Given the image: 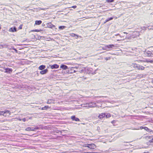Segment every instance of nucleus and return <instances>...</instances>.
<instances>
[{
  "label": "nucleus",
  "mask_w": 153,
  "mask_h": 153,
  "mask_svg": "<svg viewBox=\"0 0 153 153\" xmlns=\"http://www.w3.org/2000/svg\"><path fill=\"white\" fill-rule=\"evenodd\" d=\"M50 67L52 69L57 68L59 67V65H57L56 64H55L53 65H50Z\"/></svg>",
  "instance_id": "6"
},
{
  "label": "nucleus",
  "mask_w": 153,
  "mask_h": 153,
  "mask_svg": "<svg viewBox=\"0 0 153 153\" xmlns=\"http://www.w3.org/2000/svg\"><path fill=\"white\" fill-rule=\"evenodd\" d=\"M114 121H115L113 120V121L111 122V123H114Z\"/></svg>",
  "instance_id": "43"
},
{
  "label": "nucleus",
  "mask_w": 153,
  "mask_h": 153,
  "mask_svg": "<svg viewBox=\"0 0 153 153\" xmlns=\"http://www.w3.org/2000/svg\"><path fill=\"white\" fill-rule=\"evenodd\" d=\"M55 100L53 99H48L47 102V104H51L54 103Z\"/></svg>",
  "instance_id": "11"
},
{
  "label": "nucleus",
  "mask_w": 153,
  "mask_h": 153,
  "mask_svg": "<svg viewBox=\"0 0 153 153\" xmlns=\"http://www.w3.org/2000/svg\"><path fill=\"white\" fill-rule=\"evenodd\" d=\"M38 129H39V128L37 127L35 128L28 127L25 129V130L27 131H34L35 130Z\"/></svg>",
  "instance_id": "4"
},
{
  "label": "nucleus",
  "mask_w": 153,
  "mask_h": 153,
  "mask_svg": "<svg viewBox=\"0 0 153 153\" xmlns=\"http://www.w3.org/2000/svg\"><path fill=\"white\" fill-rule=\"evenodd\" d=\"M7 114H8V115L10 114V112L9 111L7 110L4 111H0V115H2L4 116H6Z\"/></svg>",
  "instance_id": "2"
},
{
  "label": "nucleus",
  "mask_w": 153,
  "mask_h": 153,
  "mask_svg": "<svg viewBox=\"0 0 153 153\" xmlns=\"http://www.w3.org/2000/svg\"><path fill=\"white\" fill-rule=\"evenodd\" d=\"M1 122H3L4 121V120H1Z\"/></svg>",
  "instance_id": "41"
},
{
  "label": "nucleus",
  "mask_w": 153,
  "mask_h": 153,
  "mask_svg": "<svg viewBox=\"0 0 153 153\" xmlns=\"http://www.w3.org/2000/svg\"><path fill=\"white\" fill-rule=\"evenodd\" d=\"M115 35V36H118H118H120V34H119V33H118V34H116V35Z\"/></svg>",
  "instance_id": "38"
},
{
  "label": "nucleus",
  "mask_w": 153,
  "mask_h": 153,
  "mask_svg": "<svg viewBox=\"0 0 153 153\" xmlns=\"http://www.w3.org/2000/svg\"><path fill=\"white\" fill-rule=\"evenodd\" d=\"M71 36H72V37H74L75 36H78L76 35V34H74V33H72L71 35Z\"/></svg>",
  "instance_id": "26"
},
{
  "label": "nucleus",
  "mask_w": 153,
  "mask_h": 153,
  "mask_svg": "<svg viewBox=\"0 0 153 153\" xmlns=\"http://www.w3.org/2000/svg\"><path fill=\"white\" fill-rule=\"evenodd\" d=\"M72 7L73 8H76V6H75V5L73 6Z\"/></svg>",
  "instance_id": "35"
},
{
  "label": "nucleus",
  "mask_w": 153,
  "mask_h": 153,
  "mask_svg": "<svg viewBox=\"0 0 153 153\" xmlns=\"http://www.w3.org/2000/svg\"><path fill=\"white\" fill-rule=\"evenodd\" d=\"M85 147H88L90 149H94L96 148V146L94 144H86Z\"/></svg>",
  "instance_id": "3"
},
{
  "label": "nucleus",
  "mask_w": 153,
  "mask_h": 153,
  "mask_svg": "<svg viewBox=\"0 0 153 153\" xmlns=\"http://www.w3.org/2000/svg\"><path fill=\"white\" fill-rule=\"evenodd\" d=\"M42 23V21L41 20H36L35 21V24L36 25H40Z\"/></svg>",
  "instance_id": "18"
},
{
  "label": "nucleus",
  "mask_w": 153,
  "mask_h": 153,
  "mask_svg": "<svg viewBox=\"0 0 153 153\" xmlns=\"http://www.w3.org/2000/svg\"><path fill=\"white\" fill-rule=\"evenodd\" d=\"M74 68L76 69L77 70H73L74 72H78L80 73H82L84 71V70L83 69H82V68H81V69H80L79 67H75Z\"/></svg>",
  "instance_id": "5"
},
{
  "label": "nucleus",
  "mask_w": 153,
  "mask_h": 153,
  "mask_svg": "<svg viewBox=\"0 0 153 153\" xmlns=\"http://www.w3.org/2000/svg\"><path fill=\"white\" fill-rule=\"evenodd\" d=\"M60 68L63 69L65 70L68 68L67 66L64 65H62L60 66Z\"/></svg>",
  "instance_id": "15"
},
{
  "label": "nucleus",
  "mask_w": 153,
  "mask_h": 153,
  "mask_svg": "<svg viewBox=\"0 0 153 153\" xmlns=\"http://www.w3.org/2000/svg\"><path fill=\"white\" fill-rule=\"evenodd\" d=\"M71 118L72 120H75L76 121H79L80 120L77 118H76L75 116H73L71 117Z\"/></svg>",
  "instance_id": "7"
},
{
  "label": "nucleus",
  "mask_w": 153,
  "mask_h": 153,
  "mask_svg": "<svg viewBox=\"0 0 153 153\" xmlns=\"http://www.w3.org/2000/svg\"><path fill=\"white\" fill-rule=\"evenodd\" d=\"M149 62L151 63H153V60H149Z\"/></svg>",
  "instance_id": "37"
},
{
  "label": "nucleus",
  "mask_w": 153,
  "mask_h": 153,
  "mask_svg": "<svg viewBox=\"0 0 153 153\" xmlns=\"http://www.w3.org/2000/svg\"><path fill=\"white\" fill-rule=\"evenodd\" d=\"M94 104L95 105H96V103H94Z\"/></svg>",
  "instance_id": "48"
},
{
  "label": "nucleus",
  "mask_w": 153,
  "mask_h": 153,
  "mask_svg": "<svg viewBox=\"0 0 153 153\" xmlns=\"http://www.w3.org/2000/svg\"><path fill=\"white\" fill-rule=\"evenodd\" d=\"M90 107L91 108H93L95 107V106L90 105Z\"/></svg>",
  "instance_id": "39"
},
{
  "label": "nucleus",
  "mask_w": 153,
  "mask_h": 153,
  "mask_svg": "<svg viewBox=\"0 0 153 153\" xmlns=\"http://www.w3.org/2000/svg\"><path fill=\"white\" fill-rule=\"evenodd\" d=\"M144 127L141 126V127H140V128L141 129H144Z\"/></svg>",
  "instance_id": "36"
},
{
  "label": "nucleus",
  "mask_w": 153,
  "mask_h": 153,
  "mask_svg": "<svg viewBox=\"0 0 153 153\" xmlns=\"http://www.w3.org/2000/svg\"><path fill=\"white\" fill-rule=\"evenodd\" d=\"M152 138L149 140V142L150 143L153 142V138L152 137Z\"/></svg>",
  "instance_id": "27"
},
{
  "label": "nucleus",
  "mask_w": 153,
  "mask_h": 153,
  "mask_svg": "<svg viewBox=\"0 0 153 153\" xmlns=\"http://www.w3.org/2000/svg\"><path fill=\"white\" fill-rule=\"evenodd\" d=\"M123 33H124V34H128V33H127V32H124Z\"/></svg>",
  "instance_id": "42"
},
{
  "label": "nucleus",
  "mask_w": 153,
  "mask_h": 153,
  "mask_svg": "<svg viewBox=\"0 0 153 153\" xmlns=\"http://www.w3.org/2000/svg\"><path fill=\"white\" fill-rule=\"evenodd\" d=\"M65 27L64 26H61L59 27V29L62 30L64 29Z\"/></svg>",
  "instance_id": "21"
},
{
  "label": "nucleus",
  "mask_w": 153,
  "mask_h": 153,
  "mask_svg": "<svg viewBox=\"0 0 153 153\" xmlns=\"http://www.w3.org/2000/svg\"><path fill=\"white\" fill-rule=\"evenodd\" d=\"M46 68L45 66V65H41L39 67V69L40 70H43L44 69Z\"/></svg>",
  "instance_id": "14"
},
{
  "label": "nucleus",
  "mask_w": 153,
  "mask_h": 153,
  "mask_svg": "<svg viewBox=\"0 0 153 153\" xmlns=\"http://www.w3.org/2000/svg\"><path fill=\"white\" fill-rule=\"evenodd\" d=\"M105 116V114L104 113H102L101 114H100L99 116V118L100 119H101L103 118V117H104Z\"/></svg>",
  "instance_id": "17"
},
{
  "label": "nucleus",
  "mask_w": 153,
  "mask_h": 153,
  "mask_svg": "<svg viewBox=\"0 0 153 153\" xmlns=\"http://www.w3.org/2000/svg\"><path fill=\"white\" fill-rule=\"evenodd\" d=\"M114 0H106V1L108 2H114Z\"/></svg>",
  "instance_id": "24"
},
{
  "label": "nucleus",
  "mask_w": 153,
  "mask_h": 153,
  "mask_svg": "<svg viewBox=\"0 0 153 153\" xmlns=\"http://www.w3.org/2000/svg\"><path fill=\"white\" fill-rule=\"evenodd\" d=\"M108 20H109V21H110V20H112V19H113V18L112 17H110V18H108Z\"/></svg>",
  "instance_id": "31"
},
{
  "label": "nucleus",
  "mask_w": 153,
  "mask_h": 153,
  "mask_svg": "<svg viewBox=\"0 0 153 153\" xmlns=\"http://www.w3.org/2000/svg\"><path fill=\"white\" fill-rule=\"evenodd\" d=\"M47 25L50 28H52L55 27V26L53 25L51 23H48Z\"/></svg>",
  "instance_id": "12"
},
{
  "label": "nucleus",
  "mask_w": 153,
  "mask_h": 153,
  "mask_svg": "<svg viewBox=\"0 0 153 153\" xmlns=\"http://www.w3.org/2000/svg\"><path fill=\"white\" fill-rule=\"evenodd\" d=\"M22 25H20L19 26V29H22Z\"/></svg>",
  "instance_id": "32"
},
{
  "label": "nucleus",
  "mask_w": 153,
  "mask_h": 153,
  "mask_svg": "<svg viewBox=\"0 0 153 153\" xmlns=\"http://www.w3.org/2000/svg\"><path fill=\"white\" fill-rule=\"evenodd\" d=\"M105 114V117L106 118H108L110 117V115L109 114Z\"/></svg>",
  "instance_id": "23"
},
{
  "label": "nucleus",
  "mask_w": 153,
  "mask_h": 153,
  "mask_svg": "<svg viewBox=\"0 0 153 153\" xmlns=\"http://www.w3.org/2000/svg\"><path fill=\"white\" fill-rule=\"evenodd\" d=\"M137 61L138 62H145V60H137Z\"/></svg>",
  "instance_id": "25"
},
{
  "label": "nucleus",
  "mask_w": 153,
  "mask_h": 153,
  "mask_svg": "<svg viewBox=\"0 0 153 153\" xmlns=\"http://www.w3.org/2000/svg\"><path fill=\"white\" fill-rule=\"evenodd\" d=\"M22 120L23 121V122H25L26 121V119L24 118H23V119H22Z\"/></svg>",
  "instance_id": "34"
},
{
  "label": "nucleus",
  "mask_w": 153,
  "mask_h": 153,
  "mask_svg": "<svg viewBox=\"0 0 153 153\" xmlns=\"http://www.w3.org/2000/svg\"><path fill=\"white\" fill-rule=\"evenodd\" d=\"M48 71V70L47 69H46L44 70H42L41 71H40V74H46Z\"/></svg>",
  "instance_id": "8"
},
{
  "label": "nucleus",
  "mask_w": 153,
  "mask_h": 153,
  "mask_svg": "<svg viewBox=\"0 0 153 153\" xmlns=\"http://www.w3.org/2000/svg\"><path fill=\"white\" fill-rule=\"evenodd\" d=\"M12 70L11 68H7L5 69V72L10 74L12 72Z\"/></svg>",
  "instance_id": "9"
},
{
  "label": "nucleus",
  "mask_w": 153,
  "mask_h": 153,
  "mask_svg": "<svg viewBox=\"0 0 153 153\" xmlns=\"http://www.w3.org/2000/svg\"><path fill=\"white\" fill-rule=\"evenodd\" d=\"M137 64H132V66L134 68H137Z\"/></svg>",
  "instance_id": "22"
},
{
  "label": "nucleus",
  "mask_w": 153,
  "mask_h": 153,
  "mask_svg": "<svg viewBox=\"0 0 153 153\" xmlns=\"http://www.w3.org/2000/svg\"><path fill=\"white\" fill-rule=\"evenodd\" d=\"M34 31L36 32H38L39 30H38L36 29L34 30Z\"/></svg>",
  "instance_id": "40"
},
{
  "label": "nucleus",
  "mask_w": 153,
  "mask_h": 153,
  "mask_svg": "<svg viewBox=\"0 0 153 153\" xmlns=\"http://www.w3.org/2000/svg\"><path fill=\"white\" fill-rule=\"evenodd\" d=\"M152 132H153V131L152 130Z\"/></svg>",
  "instance_id": "47"
},
{
  "label": "nucleus",
  "mask_w": 153,
  "mask_h": 153,
  "mask_svg": "<svg viewBox=\"0 0 153 153\" xmlns=\"http://www.w3.org/2000/svg\"><path fill=\"white\" fill-rule=\"evenodd\" d=\"M144 129L147 131L149 132H152V130L148 128V127H144Z\"/></svg>",
  "instance_id": "19"
},
{
  "label": "nucleus",
  "mask_w": 153,
  "mask_h": 153,
  "mask_svg": "<svg viewBox=\"0 0 153 153\" xmlns=\"http://www.w3.org/2000/svg\"><path fill=\"white\" fill-rule=\"evenodd\" d=\"M109 21V20H108V19H106L105 21L104 22V24H105L106 22H108Z\"/></svg>",
  "instance_id": "29"
},
{
  "label": "nucleus",
  "mask_w": 153,
  "mask_h": 153,
  "mask_svg": "<svg viewBox=\"0 0 153 153\" xmlns=\"http://www.w3.org/2000/svg\"><path fill=\"white\" fill-rule=\"evenodd\" d=\"M144 53L148 57H153V53L150 51H144Z\"/></svg>",
  "instance_id": "1"
},
{
  "label": "nucleus",
  "mask_w": 153,
  "mask_h": 153,
  "mask_svg": "<svg viewBox=\"0 0 153 153\" xmlns=\"http://www.w3.org/2000/svg\"><path fill=\"white\" fill-rule=\"evenodd\" d=\"M110 57H108V58H107V57H105V60H107L108 59H110Z\"/></svg>",
  "instance_id": "33"
},
{
  "label": "nucleus",
  "mask_w": 153,
  "mask_h": 153,
  "mask_svg": "<svg viewBox=\"0 0 153 153\" xmlns=\"http://www.w3.org/2000/svg\"><path fill=\"white\" fill-rule=\"evenodd\" d=\"M115 47L114 45L113 44L107 45L105 46V47L108 48H111Z\"/></svg>",
  "instance_id": "13"
},
{
  "label": "nucleus",
  "mask_w": 153,
  "mask_h": 153,
  "mask_svg": "<svg viewBox=\"0 0 153 153\" xmlns=\"http://www.w3.org/2000/svg\"><path fill=\"white\" fill-rule=\"evenodd\" d=\"M89 153H94L91 152H89Z\"/></svg>",
  "instance_id": "45"
},
{
  "label": "nucleus",
  "mask_w": 153,
  "mask_h": 153,
  "mask_svg": "<svg viewBox=\"0 0 153 153\" xmlns=\"http://www.w3.org/2000/svg\"><path fill=\"white\" fill-rule=\"evenodd\" d=\"M47 9L46 8H40V9L41 10H45Z\"/></svg>",
  "instance_id": "30"
},
{
  "label": "nucleus",
  "mask_w": 153,
  "mask_h": 153,
  "mask_svg": "<svg viewBox=\"0 0 153 153\" xmlns=\"http://www.w3.org/2000/svg\"><path fill=\"white\" fill-rule=\"evenodd\" d=\"M149 59H145V62H149Z\"/></svg>",
  "instance_id": "28"
},
{
  "label": "nucleus",
  "mask_w": 153,
  "mask_h": 153,
  "mask_svg": "<svg viewBox=\"0 0 153 153\" xmlns=\"http://www.w3.org/2000/svg\"><path fill=\"white\" fill-rule=\"evenodd\" d=\"M137 68L138 70H144L145 69V67L142 66L137 65Z\"/></svg>",
  "instance_id": "10"
},
{
  "label": "nucleus",
  "mask_w": 153,
  "mask_h": 153,
  "mask_svg": "<svg viewBox=\"0 0 153 153\" xmlns=\"http://www.w3.org/2000/svg\"><path fill=\"white\" fill-rule=\"evenodd\" d=\"M9 31L12 32H16V28L15 27H14L13 28H11L9 30Z\"/></svg>",
  "instance_id": "16"
},
{
  "label": "nucleus",
  "mask_w": 153,
  "mask_h": 153,
  "mask_svg": "<svg viewBox=\"0 0 153 153\" xmlns=\"http://www.w3.org/2000/svg\"><path fill=\"white\" fill-rule=\"evenodd\" d=\"M120 40V39H117V41H119Z\"/></svg>",
  "instance_id": "44"
},
{
  "label": "nucleus",
  "mask_w": 153,
  "mask_h": 153,
  "mask_svg": "<svg viewBox=\"0 0 153 153\" xmlns=\"http://www.w3.org/2000/svg\"><path fill=\"white\" fill-rule=\"evenodd\" d=\"M19 120L21 121V119H19Z\"/></svg>",
  "instance_id": "46"
},
{
  "label": "nucleus",
  "mask_w": 153,
  "mask_h": 153,
  "mask_svg": "<svg viewBox=\"0 0 153 153\" xmlns=\"http://www.w3.org/2000/svg\"><path fill=\"white\" fill-rule=\"evenodd\" d=\"M50 108L48 106H44V107H42V110H47L48 108Z\"/></svg>",
  "instance_id": "20"
}]
</instances>
